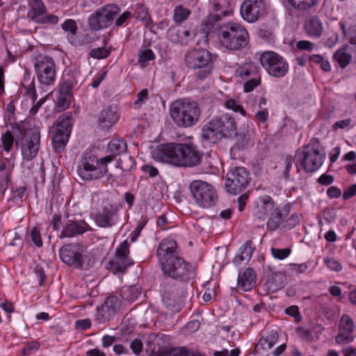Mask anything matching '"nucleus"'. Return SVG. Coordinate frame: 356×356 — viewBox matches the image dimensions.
Wrapping results in <instances>:
<instances>
[{
  "label": "nucleus",
  "instance_id": "obj_1",
  "mask_svg": "<svg viewBox=\"0 0 356 356\" xmlns=\"http://www.w3.org/2000/svg\"><path fill=\"white\" fill-rule=\"evenodd\" d=\"M175 240H163L157 249L156 256L163 274L173 279L188 281L194 273L189 264L179 256Z\"/></svg>",
  "mask_w": 356,
  "mask_h": 356
},
{
  "label": "nucleus",
  "instance_id": "obj_2",
  "mask_svg": "<svg viewBox=\"0 0 356 356\" xmlns=\"http://www.w3.org/2000/svg\"><path fill=\"white\" fill-rule=\"evenodd\" d=\"M154 158L163 163L179 167H195L202 160L203 153L192 144H163L154 152Z\"/></svg>",
  "mask_w": 356,
  "mask_h": 356
},
{
  "label": "nucleus",
  "instance_id": "obj_3",
  "mask_svg": "<svg viewBox=\"0 0 356 356\" xmlns=\"http://www.w3.org/2000/svg\"><path fill=\"white\" fill-rule=\"evenodd\" d=\"M218 35L222 47L230 51L241 50L249 42L247 29L236 22H228L221 26Z\"/></svg>",
  "mask_w": 356,
  "mask_h": 356
},
{
  "label": "nucleus",
  "instance_id": "obj_4",
  "mask_svg": "<svg viewBox=\"0 0 356 356\" xmlns=\"http://www.w3.org/2000/svg\"><path fill=\"white\" fill-rule=\"evenodd\" d=\"M112 161V156L98 159L91 152H86L79 163L78 175L84 181L101 179L107 173V165Z\"/></svg>",
  "mask_w": 356,
  "mask_h": 356
},
{
  "label": "nucleus",
  "instance_id": "obj_5",
  "mask_svg": "<svg viewBox=\"0 0 356 356\" xmlns=\"http://www.w3.org/2000/svg\"><path fill=\"white\" fill-rule=\"evenodd\" d=\"M170 114L173 122L178 127L188 128L198 122L200 109L196 102L176 101L170 106Z\"/></svg>",
  "mask_w": 356,
  "mask_h": 356
},
{
  "label": "nucleus",
  "instance_id": "obj_6",
  "mask_svg": "<svg viewBox=\"0 0 356 356\" xmlns=\"http://www.w3.org/2000/svg\"><path fill=\"white\" fill-rule=\"evenodd\" d=\"M186 67L193 71L194 76L200 80L209 76L213 69L212 54L205 49L189 51L184 58Z\"/></svg>",
  "mask_w": 356,
  "mask_h": 356
},
{
  "label": "nucleus",
  "instance_id": "obj_7",
  "mask_svg": "<svg viewBox=\"0 0 356 356\" xmlns=\"http://www.w3.org/2000/svg\"><path fill=\"white\" fill-rule=\"evenodd\" d=\"M189 190L195 204L201 208H211L218 202L216 190L208 182L194 180L190 184Z\"/></svg>",
  "mask_w": 356,
  "mask_h": 356
},
{
  "label": "nucleus",
  "instance_id": "obj_8",
  "mask_svg": "<svg viewBox=\"0 0 356 356\" xmlns=\"http://www.w3.org/2000/svg\"><path fill=\"white\" fill-rule=\"evenodd\" d=\"M324 159L325 154L320 152L318 144L306 145L298 155L299 164L308 173H312L319 169L323 163Z\"/></svg>",
  "mask_w": 356,
  "mask_h": 356
},
{
  "label": "nucleus",
  "instance_id": "obj_9",
  "mask_svg": "<svg viewBox=\"0 0 356 356\" xmlns=\"http://www.w3.org/2000/svg\"><path fill=\"white\" fill-rule=\"evenodd\" d=\"M120 12V8L117 5H106L97 10L88 17V26L93 31L106 29L113 23L114 19Z\"/></svg>",
  "mask_w": 356,
  "mask_h": 356
},
{
  "label": "nucleus",
  "instance_id": "obj_10",
  "mask_svg": "<svg viewBox=\"0 0 356 356\" xmlns=\"http://www.w3.org/2000/svg\"><path fill=\"white\" fill-rule=\"evenodd\" d=\"M259 60L262 67L272 76L281 78L288 72V63L282 56L274 51L264 52Z\"/></svg>",
  "mask_w": 356,
  "mask_h": 356
},
{
  "label": "nucleus",
  "instance_id": "obj_11",
  "mask_svg": "<svg viewBox=\"0 0 356 356\" xmlns=\"http://www.w3.org/2000/svg\"><path fill=\"white\" fill-rule=\"evenodd\" d=\"M72 126V120L70 113H65L58 118L56 129L51 138L55 152H60L65 149L71 134Z\"/></svg>",
  "mask_w": 356,
  "mask_h": 356
},
{
  "label": "nucleus",
  "instance_id": "obj_12",
  "mask_svg": "<svg viewBox=\"0 0 356 356\" xmlns=\"http://www.w3.org/2000/svg\"><path fill=\"white\" fill-rule=\"evenodd\" d=\"M20 147L22 156L27 161L33 160L38 154L40 145V133L38 129L26 131L20 140L16 141Z\"/></svg>",
  "mask_w": 356,
  "mask_h": 356
},
{
  "label": "nucleus",
  "instance_id": "obj_13",
  "mask_svg": "<svg viewBox=\"0 0 356 356\" xmlns=\"http://www.w3.org/2000/svg\"><path fill=\"white\" fill-rule=\"evenodd\" d=\"M38 81L44 85H51L56 81V65L49 56H38L34 63Z\"/></svg>",
  "mask_w": 356,
  "mask_h": 356
},
{
  "label": "nucleus",
  "instance_id": "obj_14",
  "mask_svg": "<svg viewBox=\"0 0 356 356\" xmlns=\"http://www.w3.org/2000/svg\"><path fill=\"white\" fill-rule=\"evenodd\" d=\"M249 181L247 170L243 167H236L227 173L225 188L229 193L236 195L246 188Z\"/></svg>",
  "mask_w": 356,
  "mask_h": 356
},
{
  "label": "nucleus",
  "instance_id": "obj_15",
  "mask_svg": "<svg viewBox=\"0 0 356 356\" xmlns=\"http://www.w3.org/2000/svg\"><path fill=\"white\" fill-rule=\"evenodd\" d=\"M266 13L265 0H244L240 7V15L243 20L254 23Z\"/></svg>",
  "mask_w": 356,
  "mask_h": 356
},
{
  "label": "nucleus",
  "instance_id": "obj_16",
  "mask_svg": "<svg viewBox=\"0 0 356 356\" xmlns=\"http://www.w3.org/2000/svg\"><path fill=\"white\" fill-rule=\"evenodd\" d=\"M83 248L78 243L63 245L59 250L60 259L67 265L81 268L83 266Z\"/></svg>",
  "mask_w": 356,
  "mask_h": 356
},
{
  "label": "nucleus",
  "instance_id": "obj_17",
  "mask_svg": "<svg viewBox=\"0 0 356 356\" xmlns=\"http://www.w3.org/2000/svg\"><path fill=\"white\" fill-rule=\"evenodd\" d=\"M121 307V298L117 296H110L104 304L97 308V319L100 323L111 321L118 314Z\"/></svg>",
  "mask_w": 356,
  "mask_h": 356
},
{
  "label": "nucleus",
  "instance_id": "obj_18",
  "mask_svg": "<svg viewBox=\"0 0 356 356\" xmlns=\"http://www.w3.org/2000/svg\"><path fill=\"white\" fill-rule=\"evenodd\" d=\"M214 122L222 137L229 138L236 135V123L227 114L213 118Z\"/></svg>",
  "mask_w": 356,
  "mask_h": 356
},
{
  "label": "nucleus",
  "instance_id": "obj_19",
  "mask_svg": "<svg viewBox=\"0 0 356 356\" xmlns=\"http://www.w3.org/2000/svg\"><path fill=\"white\" fill-rule=\"evenodd\" d=\"M119 118L116 108L108 106L100 112L98 122L104 129H108L118 121Z\"/></svg>",
  "mask_w": 356,
  "mask_h": 356
},
{
  "label": "nucleus",
  "instance_id": "obj_20",
  "mask_svg": "<svg viewBox=\"0 0 356 356\" xmlns=\"http://www.w3.org/2000/svg\"><path fill=\"white\" fill-rule=\"evenodd\" d=\"M88 227V225L84 221H76L69 220L63 231L60 233V238H70L78 234H82L85 233Z\"/></svg>",
  "mask_w": 356,
  "mask_h": 356
},
{
  "label": "nucleus",
  "instance_id": "obj_21",
  "mask_svg": "<svg viewBox=\"0 0 356 356\" xmlns=\"http://www.w3.org/2000/svg\"><path fill=\"white\" fill-rule=\"evenodd\" d=\"M272 198L266 195L259 198L257 202V211L254 215L259 219L264 220L275 210Z\"/></svg>",
  "mask_w": 356,
  "mask_h": 356
},
{
  "label": "nucleus",
  "instance_id": "obj_22",
  "mask_svg": "<svg viewBox=\"0 0 356 356\" xmlns=\"http://www.w3.org/2000/svg\"><path fill=\"white\" fill-rule=\"evenodd\" d=\"M219 131L213 119H212L202 129V140L210 144H216L222 138Z\"/></svg>",
  "mask_w": 356,
  "mask_h": 356
},
{
  "label": "nucleus",
  "instance_id": "obj_23",
  "mask_svg": "<svg viewBox=\"0 0 356 356\" xmlns=\"http://www.w3.org/2000/svg\"><path fill=\"white\" fill-rule=\"evenodd\" d=\"M118 209L110 207H105L102 211L96 216V222L101 227H108L114 225L115 217L117 215Z\"/></svg>",
  "mask_w": 356,
  "mask_h": 356
},
{
  "label": "nucleus",
  "instance_id": "obj_24",
  "mask_svg": "<svg viewBox=\"0 0 356 356\" xmlns=\"http://www.w3.org/2000/svg\"><path fill=\"white\" fill-rule=\"evenodd\" d=\"M304 29L306 34L314 38H319L323 32V23L317 16H313L306 20Z\"/></svg>",
  "mask_w": 356,
  "mask_h": 356
},
{
  "label": "nucleus",
  "instance_id": "obj_25",
  "mask_svg": "<svg viewBox=\"0 0 356 356\" xmlns=\"http://www.w3.org/2000/svg\"><path fill=\"white\" fill-rule=\"evenodd\" d=\"M255 275L254 270L248 268L238 277V286L244 291H250L255 283Z\"/></svg>",
  "mask_w": 356,
  "mask_h": 356
},
{
  "label": "nucleus",
  "instance_id": "obj_26",
  "mask_svg": "<svg viewBox=\"0 0 356 356\" xmlns=\"http://www.w3.org/2000/svg\"><path fill=\"white\" fill-rule=\"evenodd\" d=\"M237 76L243 79H249L259 76V67L253 63H245L236 70Z\"/></svg>",
  "mask_w": 356,
  "mask_h": 356
},
{
  "label": "nucleus",
  "instance_id": "obj_27",
  "mask_svg": "<svg viewBox=\"0 0 356 356\" xmlns=\"http://www.w3.org/2000/svg\"><path fill=\"white\" fill-rule=\"evenodd\" d=\"M349 47L343 45L333 54V59L341 68L346 67L352 60V55L348 52Z\"/></svg>",
  "mask_w": 356,
  "mask_h": 356
},
{
  "label": "nucleus",
  "instance_id": "obj_28",
  "mask_svg": "<svg viewBox=\"0 0 356 356\" xmlns=\"http://www.w3.org/2000/svg\"><path fill=\"white\" fill-rule=\"evenodd\" d=\"M27 17L31 20L35 22L41 16L46 13L47 8L42 2L29 3Z\"/></svg>",
  "mask_w": 356,
  "mask_h": 356
},
{
  "label": "nucleus",
  "instance_id": "obj_29",
  "mask_svg": "<svg viewBox=\"0 0 356 356\" xmlns=\"http://www.w3.org/2000/svg\"><path fill=\"white\" fill-rule=\"evenodd\" d=\"M252 253V241H247L241 247L240 254L234 257V263L236 265H240L243 261H248L251 259Z\"/></svg>",
  "mask_w": 356,
  "mask_h": 356
},
{
  "label": "nucleus",
  "instance_id": "obj_30",
  "mask_svg": "<svg viewBox=\"0 0 356 356\" xmlns=\"http://www.w3.org/2000/svg\"><path fill=\"white\" fill-rule=\"evenodd\" d=\"M132 264L129 258H124L115 256L114 259L109 261V265L113 273H124L125 270Z\"/></svg>",
  "mask_w": 356,
  "mask_h": 356
},
{
  "label": "nucleus",
  "instance_id": "obj_31",
  "mask_svg": "<svg viewBox=\"0 0 356 356\" xmlns=\"http://www.w3.org/2000/svg\"><path fill=\"white\" fill-rule=\"evenodd\" d=\"M127 149V143L120 138H113L108 144V151L111 154L113 159L116 155L125 153Z\"/></svg>",
  "mask_w": 356,
  "mask_h": 356
},
{
  "label": "nucleus",
  "instance_id": "obj_32",
  "mask_svg": "<svg viewBox=\"0 0 356 356\" xmlns=\"http://www.w3.org/2000/svg\"><path fill=\"white\" fill-rule=\"evenodd\" d=\"M290 5L299 11H309L315 8L321 0H288Z\"/></svg>",
  "mask_w": 356,
  "mask_h": 356
},
{
  "label": "nucleus",
  "instance_id": "obj_33",
  "mask_svg": "<svg viewBox=\"0 0 356 356\" xmlns=\"http://www.w3.org/2000/svg\"><path fill=\"white\" fill-rule=\"evenodd\" d=\"M283 217L278 208H275V210L270 213V216L267 221V228L273 232L277 229L281 222H282Z\"/></svg>",
  "mask_w": 356,
  "mask_h": 356
},
{
  "label": "nucleus",
  "instance_id": "obj_34",
  "mask_svg": "<svg viewBox=\"0 0 356 356\" xmlns=\"http://www.w3.org/2000/svg\"><path fill=\"white\" fill-rule=\"evenodd\" d=\"M22 86L25 90V92L29 95L33 102H35L37 99L35 83L34 79H31L29 74L24 76Z\"/></svg>",
  "mask_w": 356,
  "mask_h": 356
},
{
  "label": "nucleus",
  "instance_id": "obj_35",
  "mask_svg": "<svg viewBox=\"0 0 356 356\" xmlns=\"http://www.w3.org/2000/svg\"><path fill=\"white\" fill-rule=\"evenodd\" d=\"M140 294L139 289L136 285L124 287L122 289L120 296L122 298L129 301L134 302Z\"/></svg>",
  "mask_w": 356,
  "mask_h": 356
},
{
  "label": "nucleus",
  "instance_id": "obj_36",
  "mask_svg": "<svg viewBox=\"0 0 356 356\" xmlns=\"http://www.w3.org/2000/svg\"><path fill=\"white\" fill-rule=\"evenodd\" d=\"M191 10L182 5L177 6L174 9L173 19L175 23L181 24L190 16Z\"/></svg>",
  "mask_w": 356,
  "mask_h": 356
},
{
  "label": "nucleus",
  "instance_id": "obj_37",
  "mask_svg": "<svg viewBox=\"0 0 356 356\" xmlns=\"http://www.w3.org/2000/svg\"><path fill=\"white\" fill-rule=\"evenodd\" d=\"M354 330V323L348 315H343L339 323V331L352 333Z\"/></svg>",
  "mask_w": 356,
  "mask_h": 356
},
{
  "label": "nucleus",
  "instance_id": "obj_38",
  "mask_svg": "<svg viewBox=\"0 0 356 356\" xmlns=\"http://www.w3.org/2000/svg\"><path fill=\"white\" fill-rule=\"evenodd\" d=\"M155 56L153 51L149 49H146L144 50H141L138 53V62L140 65L141 67H145L148 62L154 60Z\"/></svg>",
  "mask_w": 356,
  "mask_h": 356
},
{
  "label": "nucleus",
  "instance_id": "obj_39",
  "mask_svg": "<svg viewBox=\"0 0 356 356\" xmlns=\"http://www.w3.org/2000/svg\"><path fill=\"white\" fill-rule=\"evenodd\" d=\"M186 294V291H182L181 294L179 295L177 293L176 296H173L172 298L170 296L169 293H165L163 297L162 302L166 308L173 309L176 307L177 299L178 296L184 297Z\"/></svg>",
  "mask_w": 356,
  "mask_h": 356
},
{
  "label": "nucleus",
  "instance_id": "obj_40",
  "mask_svg": "<svg viewBox=\"0 0 356 356\" xmlns=\"http://www.w3.org/2000/svg\"><path fill=\"white\" fill-rule=\"evenodd\" d=\"M70 98L71 97L70 96H65L59 94L57 99V103L56 104V111L57 112H61L67 109L70 106Z\"/></svg>",
  "mask_w": 356,
  "mask_h": 356
},
{
  "label": "nucleus",
  "instance_id": "obj_41",
  "mask_svg": "<svg viewBox=\"0 0 356 356\" xmlns=\"http://www.w3.org/2000/svg\"><path fill=\"white\" fill-rule=\"evenodd\" d=\"M61 28L64 31L70 33L72 36L75 35L78 31L76 22L72 19H66L61 24Z\"/></svg>",
  "mask_w": 356,
  "mask_h": 356
},
{
  "label": "nucleus",
  "instance_id": "obj_42",
  "mask_svg": "<svg viewBox=\"0 0 356 356\" xmlns=\"http://www.w3.org/2000/svg\"><path fill=\"white\" fill-rule=\"evenodd\" d=\"M111 54V51L104 47H97L92 49L90 51V56L96 59H104L107 58Z\"/></svg>",
  "mask_w": 356,
  "mask_h": 356
},
{
  "label": "nucleus",
  "instance_id": "obj_43",
  "mask_svg": "<svg viewBox=\"0 0 356 356\" xmlns=\"http://www.w3.org/2000/svg\"><path fill=\"white\" fill-rule=\"evenodd\" d=\"M2 145L3 149L6 152H10L13 143H14V137L13 134L10 131H7L1 138Z\"/></svg>",
  "mask_w": 356,
  "mask_h": 356
},
{
  "label": "nucleus",
  "instance_id": "obj_44",
  "mask_svg": "<svg viewBox=\"0 0 356 356\" xmlns=\"http://www.w3.org/2000/svg\"><path fill=\"white\" fill-rule=\"evenodd\" d=\"M354 339L352 333L344 332L339 331V334L335 337V341L339 345L348 344L352 342Z\"/></svg>",
  "mask_w": 356,
  "mask_h": 356
},
{
  "label": "nucleus",
  "instance_id": "obj_45",
  "mask_svg": "<svg viewBox=\"0 0 356 356\" xmlns=\"http://www.w3.org/2000/svg\"><path fill=\"white\" fill-rule=\"evenodd\" d=\"M73 82L72 79H68L60 83L59 94L71 97V92L74 86Z\"/></svg>",
  "mask_w": 356,
  "mask_h": 356
},
{
  "label": "nucleus",
  "instance_id": "obj_46",
  "mask_svg": "<svg viewBox=\"0 0 356 356\" xmlns=\"http://www.w3.org/2000/svg\"><path fill=\"white\" fill-rule=\"evenodd\" d=\"M35 22L41 24L56 25L58 22V17L55 15H41Z\"/></svg>",
  "mask_w": 356,
  "mask_h": 356
},
{
  "label": "nucleus",
  "instance_id": "obj_47",
  "mask_svg": "<svg viewBox=\"0 0 356 356\" xmlns=\"http://www.w3.org/2000/svg\"><path fill=\"white\" fill-rule=\"evenodd\" d=\"M225 107L234 112H238L243 116L245 115V111L243 107L233 99H229L225 102Z\"/></svg>",
  "mask_w": 356,
  "mask_h": 356
},
{
  "label": "nucleus",
  "instance_id": "obj_48",
  "mask_svg": "<svg viewBox=\"0 0 356 356\" xmlns=\"http://www.w3.org/2000/svg\"><path fill=\"white\" fill-rule=\"evenodd\" d=\"M148 98V90L143 89L137 94V98L134 102L135 108H140Z\"/></svg>",
  "mask_w": 356,
  "mask_h": 356
},
{
  "label": "nucleus",
  "instance_id": "obj_49",
  "mask_svg": "<svg viewBox=\"0 0 356 356\" xmlns=\"http://www.w3.org/2000/svg\"><path fill=\"white\" fill-rule=\"evenodd\" d=\"M129 244L127 241H123L117 248L115 252L116 257L129 258Z\"/></svg>",
  "mask_w": 356,
  "mask_h": 356
},
{
  "label": "nucleus",
  "instance_id": "obj_50",
  "mask_svg": "<svg viewBox=\"0 0 356 356\" xmlns=\"http://www.w3.org/2000/svg\"><path fill=\"white\" fill-rule=\"evenodd\" d=\"M260 76L249 79V80L246 81L244 84V91L245 92H250L252 91L257 86H258L260 84Z\"/></svg>",
  "mask_w": 356,
  "mask_h": 356
},
{
  "label": "nucleus",
  "instance_id": "obj_51",
  "mask_svg": "<svg viewBox=\"0 0 356 356\" xmlns=\"http://www.w3.org/2000/svg\"><path fill=\"white\" fill-rule=\"evenodd\" d=\"M324 263L326 266L330 268L331 270H334L336 272H339L342 269V266L341 263L333 258H327L325 259Z\"/></svg>",
  "mask_w": 356,
  "mask_h": 356
},
{
  "label": "nucleus",
  "instance_id": "obj_52",
  "mask_svg": "<svg viewBox=\"0 0 356 356\" xmlns=\"http://www.w3.org/2000/svg\"><path fill=\"white\" fill-rule=\"evenodd\" d=\"M273 256L280 260L284 259L286 258L291 253V250L289 248H284V249H278V248H272L271 249Z\"/></svg>",
  "mask_w": 356,
  "mask_h": 356
},
{
  "label": "nucleus",
  "instance_id": "obj_53",
  "mask_svg": "<svg viewBox=\"0 0 356 356\" xmlns=\"http://www.w3.org/2000/svg\"><path fill=\"white\" fill-rule=\"evenodd\" d=\"M296 47L299 50L312 51L316 48V45L308 40H300L296 42Z\"/></svg>",
  "mask_w": 356,
  "mask_h": 356
},
{
  "label": "nucleus",
  "instance_id": "obj_54",
  "mask_svg": "<svg viewBox=\"0 0 356 356\" xmlns=\"http://www.w3.org/2000/svg\"><path fill=\"white\" fill-rule=\"evenodd\" d=\"M31 238L33 243L38 247L42 246L41 235L36 227H34L31 232Z\"/></svg>",
  "mask_w": 356,
  "mask_h": 356
},
{
  "label": "nucleus",
  "instance_id": "obj_55",
  "mask_svg": "<svg viewBox=\"0 0 356 356\" xmlns=\"http://www.w3.org/2000/svg\"><path fill=\"white\" fill-rule=\"evenodd\" d=\"M168 356H185L186 348L185 347H176V348H165Z\"/></svg>",
  "mask_w": 356,
  "mask_h": 356
},
{
  "label": "nucleus",
  "instance_id": "obj_56",
  "mask_svg": "<svg viewBox=\"0 0 356 356\" xmlns=\"http://www.w3.org/2000/svg\"><path fill=\"white\" fill-rule=\"evenodd\" d=\"M179 37L184 40L186 42H188L193 37L196 35V31L195 30L191 31L187 29H183L179 31Z\"/></svg>",
  "mask_w": 356,
  "mask_h": 356
},
{
  "label": "nucleus",
  "instance_id": "obj_57",
  "mask_svg": "<svg viewBox=\"0 0 356 356\" xmlns=\"http://www.w3.org/2000/svg\"><path fill=\"white\" fill-rule=\"evenodd\" d=\"M130 348L133 353L136 355H139L142 351L143 343L140 339H136L130 344Z\"/></svg>",
  "mask_w": 356,
  "mask_h": 356
},
{
  "label": "nucleus",
  "instance_id": "obj_58",
  "mask_svg": "<svg viewBox=\"0 0 356 356\" xmlns=\"http://www.w3.org/2000/svg\"><path fill=\"white\" fill-rule=\"evenodd\" d=\"M356 195V184L348 186L343 193V198L348 200Z\"/></svg>",
  "mask_w": 356,
  "mask_h": 356
},
{
  "label": "nucleus",
  "instance_id": "obj_59",
  "mask_svg": "<svg viewBox=\"0 0 356 356\" xmlns=\"http://www.w3.org/2000/svg\"><path fill=\"white\" fill-rule=\"evenodd\" d=\"M75 326L76 329L86 330L91 326V321L88 318L78 320L75 323Z\"/></svg>",
  "mask_w": 356,
  "mask_h": 356
},
{
  "label": "nucleus",
  "instance_id": "obj_60",
  "mask_svg": "<svg viewBox=\"0 0 356 356\" xmlns=\"http://www.w3.org/2000/svg\"><path fill=\"white\" fill-rule=\"evenodd\" d=\"M334 181V177L330 175L323 174L318 179V182L323 186H328Z\"/></svg>",
  "mask_w": 356,
  "mask_h": 356
},
{
  "label": "nucleus",
  "instance_id": "obj_61",
  "mask_svg": "<svg viewBox=\"0 0 356 356\" xmlns=\"http://www.w3.org/2000/svg\"><path fill=\"white\" fill-rule=\"evenodd\" d=\"M142 170L147 173L149 177H154L159 174L158 170L151 165H144L142 166Z\"/></svg>",
  "mask_w": 356,
  "mask_h": 356
},
{
  "label": "nucleus",
  "instance_id": "obj_62",
  "mask_svg": "<svg viewBox=\"0 0 356 356\" xmlns=\"http://www.w3.org/2000/svg\"><path fill=\"white\" fill-rule=\"evenodd\" d=\"M300 221V216L298 214L291 215L286 220V229H290L297 225Z\"/></svg>",
  "mask_w": 356,
  "mask_h": 356
},
{
  "label": "nucleus",
  "instance_id": "obj_63",
  "mask_svg": "<svg viewBox=\"0 0 356 356\" xmlns=\"http://www.w3.org/2000/svg\"><path fill=\"white\" fill-rule=\"evenodd\" d=\"M248 198L249 195L247 193H244L238 197V209L239 211L241 212L245 209Z\"/></svg>",
  "mask_w": 356,
  "mask_h": 356
},
{
  "label": "nucleus",
  "instance_id": "obj_64",
  "mask_svg": "<svg viewBox=\"0 0 356 356\" xmlns=\"http://www.w3.org/2000/svg\"><path fill=\"white\" fill-rule=\"evenodd\" d=\"M327 195L330 198H338L341 195V191L336 186H331L327 189Z\"/></svg>",
  "mask_w": 356,
  "mask_h": 356
}]
</instances>
